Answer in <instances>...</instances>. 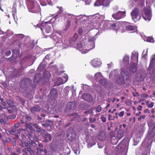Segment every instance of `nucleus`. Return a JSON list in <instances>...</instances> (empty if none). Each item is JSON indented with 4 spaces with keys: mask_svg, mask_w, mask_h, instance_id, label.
<instances>
[{
    "mask_svg": "<svg viewBox=\"0 0 155 155\" xmlns=\"http://www.w3.org/2000/svg\"><path fill=\"white\" fill-rule=\"evenodd\" d=\"M95 38L93 36H87L86 41L82 45L79 44L78 45V48H79V51L82 54L87 53L88 51L94 48V42Z\"/></svg>",
    "mask_w": 155,
    "mask_h": 155,
    "instance_id": "obj_1",
    "label": "nucleus"
},
{
    "mask_svg": "<svg viewBox=\"0 0 155 155\" xmlns=\"http://www.w3.org/2000/svg\"><path fill=\"white\" fill-rule=\"evenodd\" d=\"M114 76L115 78V82L118 84H121L124 83V81L123 78H120L117 70H115L112 71L110 74L109 77Z\"/></svg>",
    "mask_w": 155,
    "mask_h": 155,
    "instance_id": "obj_2",
    "label": "nucleus"
},
{
    "mask_svg": "<svg viewBox=\"0 0 155 155\" xmlns=\"http://www.w3.org/2000/svg\"><path fill=\"white\" fill-rule=\"evenodd\" d=\"M131 15L133 20L135 22L140 20V16L139 15V12L137 8H134L131 12Z\"/></svg>",
    "mask_w": 155,
    "mask_h": 155,
    "instance_id": "obj_3",
    "label": "nucleus"
},
{
    "mask_svg": "<svg viewBox=\"0 0 155 155\" xmlns=\"http://www.w3.org/2000/svg\"><path fill=\"white\" fill-rule=\"evenodd\" d=\"M144 12V14L143 15V18L146 21H150L152 17L150 6H149L148 8L145 9Z\"/></svg>",
    "mask_w": 155,
    "mask_h": 155,
    "instance_id": "obj_4",
    "label": "nucleus"
},
{
    "mask_svg": "<svg viewBox=\"0 0 155 155\" xmlns=\"http://www.w3.org/2000/svg\"><path fill=\"white\" fill-rule=\"evenodd\" d=\"M54 39L56 41V45L58 47H61L62 48H67L66 45H69L68 44L66 43V41H64V42H63L61 38H54Z\"/></svg>",
    "mask_w": 155,
    "mask_h": 155,
    "instance_id": "obj_5",
    "label": "nucleus"
},
{
    "mask_svg": "<svg viewBox=\"0 0 155 155\" xmlns=\"http://www.w3.org/2000/svg\"><path fill=\"white\" fill-rule=\"evenodd\" d=\"M110 2V0H97L94 4L95 6L101 5L108 6Z\"/></svg>",
    "mask_w": 155,
    "mask_h": 155,
    "instance_id": "obj_6",
    "label": "nucleus"
},
{
    "mask_svg": "<svg viewBox=\"0 0 155 155\" xmlns=\"http://www.w3.org/2000/svg\"><path fill=\"white\" fill-rule=\"evenodd\" d=\"M125 12L119 11L117 13L112 14V17L114 19L119 20L122 18H123L125 15Z\"/></svg>",
    "mask_w": 155,
    "mask_h": 155,
    "instance_id": "obj_7",
    "label": "nucleus"
},
{
    "mask_svg": "<svg viewBox=\"0 0 155 155\" xmlns=\"http://www.w3.org/2000/svg\"><path fill=\"white\" fill-rule=\"evenodd\" d=\"M91 65L94 68H98L100 67L101 64V60L99 58H95L91 61Z\"/></svg>",
    "mask_w": 155,
    "mask_h": 155,
    "instance_id": "obj_8",
    "label": "nucleus"
},
{
    "mask_svg": "<svg viewBox=\"0 0 155 155\" xmlns=\"http://www.w3.org/2000/svg\"><path fill=\"white\" fill-rule=\"evenodd\" d=\"M121 75L126 80H128L129 78V72L125 69H122L120 73Z\"/></svg>",
    "mask_w": 155,
    "mask_h": 155,
    "instance_id": "obj_9",
    "label": "nucleus"
},
{
    "mask_svg": "<svg viewBox=\"0 0 155 155\" xmlns=\"http://www.w3.org/2000/svg\"><path fill=\"white\" fill-rule=\"evenodd\" d=\"M93 21L96 22V23L94 25V26H96V24L97 22L99 21L100 19H102L104 18V16H100L99 14H97L94 15L93 16Z\"/></svg>",
    "mask_w": 155,
    "mask_h": 155,
    "instance_id": "obj_10",
    "label": "nucleus"
},
{
    "mask_svg": "<svg viewBox=\"0 0 155 155\" xmlns=\"http://www.w3.org/2000/svg\"><path fill=\"white\" fill-rule=\"evenodd\" d=\"M129 70L131 72L133 73L136 72L137 70V64L133 62H131Z\"/></svg>",
    "mask_w": 155,
    "mask_h": 155,
    "instance_id": "obj_11",
    "label": "nucleus"
},
{
    "mask_svg": "<svg viewBox=\"0 0 155 155\" xmlns=\"http://www.w3.org/2000/svg\"><path fill=\"white\" fill-rule=\"evenodd\" d=\"M138 54L137 52L136 51H133L132 53L131 56V62H137L138 59Z\"/></svg>",
    "mask_w": 155,
    "mask_h": 155,
    "instance_id": "obj_12",
    "label": "nucleus"
},
{
    "mask_svg": "<svg viewBox=\"0 0 155 155\" xmlns=\"http://www.w3.org/2000/svg\"><path fill=\"white\" fill-rule=\"evenodd\" d=\"M75 19L77 22L79 21L81 22H83L87 19V17L85 15H80L76 16Z\"/></svg>",
    "mask_w": 155,
    "mask_h": 155,
    "instance_id": "obj_13",
    "label": "nucleus"
},
{
    "mask_svg": "<svg viewBox=\"0 0 155 155\" xmlns=\"http://www.w3.org/2000/svg\"><path fill=\"white\" fill-rule=\"evenodd\" d=\"M82 98L83 99L88 101L91 102L93 100L92 96L88 94H84L82 96Z\"/></svg>",
    "mask_w": 155,
    "mask_h": 155,
    "instance_id": "obj_14",
    "label": "nucleus"
},
{
    "mask_svg": "<svg viewBox=\"0 0 155 155\" xmlns=\"http://www.w3.org/2000/svg\"><path fill=\"white\" fill-rule=\"evenodd\" d=\"M124 132V129L119 128L117 134V137L118 139H120L123 137Z\"/></svg>",
    "mask_w": 155,
    "mask_h": 155,
    "instance_id": "obj_15",
    "label": "nucleus"
},
{
    "mask_svg": "<svg viewBox=\"0 0 155 155\" xmlns=\"http://www.w3.org/2000/svg\"><path fill=\"white\" fill-rule=\"evenodd\" d=\"M99 140L101 141H104L106 139V134L104 131L101 132L98 136Z\"/></svg>",
    "mask_w": 155,
    "mask_h": 155,
    "instance_id": "obj_16",
    "label": "nucleus"
},
{
    "mask_svg": "<svg viewBox=\"0 0 155 155\" xmlns=\"http://www.w3.org/2000/svg\"><path fill=\"white\" fill-rule=\"evenodd\" d=\"M40 107L37 105H36L30 108L31 112L33 113H35L36 112H39L41 110Z\"/></svg>",
    "mask_w": 155,
    "mask_h": 155,
    "instance_id": "obj_17",
    "label": "nucleus"
},
{
    "mask_svg": "<svg viewBox=\"0 0 155 155\" xmlns=\"http://www.w3.org/2000/svg\"><path fill=\"white\" fill-rule=\"evenodd\" d=\"M78 35L77 34L75 33L73 36L70 38L69 40V43L70 44H72L75 41L78 39Z\"/></svg>",
    "mask_w": 155,
    "mask_h": 155,
    "instance_id": "obj_18",
    "label": "nucleus"
},
{
    "mask_svg": "<svg viewBox=\"0 0 155 155\" xmlns=\"http://www.w3.org/2000/svg\"><path fill=\"white\" fill-rule=\"evenodd\" d=\"M44 137L45 139L43 140V141L44 142L47 143L48 142V141H51L52 136L50 134L48 133H46L44 135Z\"/></svg>",
    "mask_w": 155,
    "mask_h": 155,
    "instance_id": "obj_19",
    "label": "nucleus"
},
{
    "mask_svg": "<svg viewBox=\"0 0 155 155\" xmlns=\"http://www.w3.org/2000/svg\"><path fill=\"white\" fill-rule=\"evenodd\" d=\"M155 126H154L153 129L151 130H149L148 132L147 137L148 139H150L151 138L153 137L155 135V132L154 129Z\"/></svg>",
    "mask_w": 155,
    "mask_h": 155,
    "instance_id": "obj_20",
    "label": "nucleus"
},
{
    "mask_svg": "<svg viewBox=\"0 0 155 155\" xmlns=\"http://www.w3.org/2000/svg\"><path fill=\"white\" fill-rule=\"evenodd\" d=\"M27 81H29V80L25 79L21 81L20 83V87L22 88L25 87L27 85Z\"/></svg>",
    "mask_w": 155,
    "mask_h": 155,
    "instance_id": "obj_21",
    "label": "nucleus"
},
{
    "mask_svg": "<svg viewBox=\"0 0 155 155\" xmlns=\"http://www.w3.org/2000/svg\"><path fill=\"white\" fill-rule=\"evenodd\" d=\"M52 97L54 98H55L57 96V92L56 89L53 88L52 89L50 92Z\"/></svg>",
    "mask_w": 155,
    "mask_h": 155,
    "instance_id": "obj_22",
    "label": "nucleus"
},
{
    "mask_svg": "<svg viewBox=\"0 0 155 155\" xmlns=\"http://www.w3.org/2000/svg\"><path fill=\"white\" fill-rule=\"evenodd\" d=\"M107 27L112 29L116 30V28H115L116 27V25L112 21H108L107 24Z\"/></svg>",
    "mask_w": 155,
    "mask_h": 155,
    "instance_id": "obj_23",
    "label": "nucleus"
},
{
    "mask_svg": "<svg viewBox=\"0 0 155 155\" xmlns=\"http://www.w3.org/2000/svg\"><path fill=\"white\" fill-rule=\"evenodd\" d=\"M102 78V74L100 72L97 73L94 75V79L96 81L100 80Z\"/></svg>",
    "mask_w": 155,
    "mask_h": 155,
    "instance_id": "obj_24",
    "label": "nucleus"
},
{
    "mask_svg": "<svg viewBox=\"0 0 155 155\" xmlns=\"http://www.w3.org/2000/svg\"><path fill=\"white\" fill-rule=\"evenodd\" d=\"M124 64L126 65L129 63V57L127 55L125 56L123 58Z\"/></svg>",
    "mask_w": 155,
    "mask_h": 155,
    "instance_id": "obj_25",
    "label": "nucleus"
},
{
    "mask_svg": "<svg viewBox=\"0 0 155 155\" xmlns=\"http://www.w3.org/2000/svg\"><path fill=\"white\" fill-rule=\"evenodd\" d=\"M126 29L128 31H132L136 30V27L135 26L129 25L126 26Z\"/></svg>",
    "mask_w": 155,
    "mask_h": 155,
    "instance_id": "obj_26",
    "label": "nucleus"
},
{
    "mask_svg": "<svg viewBox=\"0 0 155 155\" xmlns=\"http://www.w3.org/2000/svg\"><path fill=\"white\" fill-rule=\"evenodd\" d=\"M17 129L15 127H13L11 128V134L12 135L15 134L17 138H18V135L16 134Z\"/></svg>",
    "mask_w": 155,
    "mask_h": 155,
    "instance_id": "obj_27",
    "label": "nucleus"
},
{
    "mask_svg": "<svg viewBox=\"0 0 155 155\" xmlns=\"http://www.w3.org/2000/svg\"><path fill=\"white\" fill-rule=\"evenodd\" d=\"M63 84H64L63 80L60 78H58L57 80L55 82V84L56 85H59Z\"/></svg>",
    "mask_w": 155,
    "mask_h": 155,
    "instance_id": "obj_28",
    "label": "nucleus"
},
{
    "mask_svg": "<svg viewBox=\"0 0 155 155\" xmlns=\"http://www.w3.org/2000/svg\"><path fill=\"white\" fill-rule=\"evenodd\" d=\"M40 28L41 30L44 29V28H42L40 27ZM44 29L47 33H49L51 31V28L50 26L46 25Z\"/></svg>",
    "mask_w": 155,
    "mask_h": 155,
    "instance_id": "obj_29",
    "label": "nucleus"
},
{
    "mask_svg": "<svg viewBox=\"0 0 155 155\" xmlns=\"http://www.w3.org/2000/svg\"><path fill=\"white\" fill-rule=\"evenodd\" d=\"M26 127L28 128L31 132L32 133H34L35 132L32 126V124L31 123L26 124Z\"/></svg>",
    "mask_w": 155,
    "mask_h": 155,
    "instance_id": "obj_30",
    "label": "nucleus"
},
{
    "mask_svg": "<svg viewBox=\"0 0 155 155\" xmlns=\"http://www.w3.org/2000/svg\"><path fill=\"white\" fill-rule=\"evenodd\" d=\"M100 83L103 86H105L107 84L106 79H101L99 81Z\"/></svg>",
    "mask_w": 155,
    "mask_h": 155,
    "instance_id": "obj_31",
    "label": "nucleus"
},
{
    "mask_svg": "<svg viewBox=\"0 0 155 155\" xmlns=\"http://www.w3.org/2000/svg\"><path fill=\"white\" fill-rule=\"evenodd\" d=\"M19 54V51L18 50L15 49L13 51V55L14 56L15 58H16Z\"/></svg>",
    "mask_w": 155,
    "mask_h": 155,
    "instance_id": "obj_32",
    "label": "nucleus"
},
{
    "mask_svg": "<svg viewBox=\"0 0 155 155\" xmlns=\"http://www.w3.org/2000/svg\"><path fill=\"white\" fill-rule=\"evenodd\" d=\"M63 80V81L64 83L66 82L68 80V77L67 74H64L62 78H61Z\"/></svg>",
    "mask_w": 155,
    "mask_h": 155,
    "instance_id": "obj_33",
    "label": "nucleus"
},
{
    "mask_svg": "<svg viewBox=\"0 0 155 155\" xmlns=\"http://www.w3.org/2000/svg\"><path fill=\"white\" fill-rule=\"evenodd\" d=\"M7 103L9 105L10 107H13L14 106L13 102L10 99L7 100Z\"/></svg>",
    "mask_w": 155,
    "mask_h": 155,
    "instance_id": "obj_34",
    "label": "nucleus"
},
{
    "mask_svg": "<svg viewBox=\"0 0 155 155\" xmlns=\"http://www.w3.org/2000/svg\"><path fill=\"white\" fill-rule=\"evenodd\" d=\"M70 21L68 20L67 21L65 24V27L64 28L65 30H66L68 29L70 27Z\"/></svg>",
    "mask_w": 155,
    "mask_h": 155,
    "instance_id": "obj_35",
    "label": "nucleus"
},
{
    "mask_svg": "<svg viewBox=\"0 0 155 155\" xmlns=\"http://www.w3.org/2000/svg\"><path fill=\"white\" fill-rule=\"evenodd\" d=\"M86 31L84 30V28H80L78 30V33L80 35L84 34Z\"/></svg>",
    "mask_w": 155,
    "mask_h": 155,
    "instance_id": "obj_36",
    "label": "nucleus"
},
{
    "mask_svg": "<svg viewBox=\"0 0 155 155\" xmlns=\"http://www.w3.org/2000/svg\"><path fill=\"white\" fill-rule=\"evenodd\" d=\"M74 106L73 102H69L67 104V107L69 109L72 108V107H74Z\"/></svg>",
    "mask_w": 155,
    "mask_h": 155,
    "instance_id": "obj_37",
    "label": "nucleus"
},
{
    "mask_svg": "<svg viewBox=\"0 0 155 155\" xmlns=\"http://www.w3.org/2000/svg\"><path fill=\"white\" fill-rule=\"evenodd\" d=\"M21 131L22 132L23 131L24 132H25L24 133V134H22V135H21V136H24V138H25V136L27 135V133L26 132H28L27 129L26 128H25V129H21Z\"/></svg>",
    "mask_w": 155,
    "mask_h": 155,
    "instance_id": "obj_38",
    "label": "nucleus"
},
{
    "mask_svg": "<svg viewBox=\"0 0 155 155\" xmlns=\"http://www.w3.org/2000/svg\"><path fill=\"white\" fill-rule=\"evenodd\" d=\"M155 62V54L152 57V58L150 60V65H152Z\"/></svg>",
    "mask_w": 155,
    "mask_h": 155,
    "instance_id": "obj_39",
    "label": "nucleus"
},
{
    "mask_svg": "<svg viewBox=\"0 0 155 155\" xmlns=\"http://www.w3.org/2000/svg\"><path fill=\"white\" fill-rule=\"evenodd\" d=\"M34 127L36 128L37 131L38 132H40L41 131V128L37 124H35L34 125Z\"/></svg>",
    "mask_w": 155,
    "mask_h": 155,
    "instance_id": "obj_40",
    "label": "nucleus"
},
{
    "mask_svg": "<svg viewBox=\"0 0 155 155\" xmlns=\"http://www.w3.org/2000/svg\"><path fill=\"white\" fill-rule=\"evenodd\" d=\"M147 41L150 42H154L153 39V38L151 37H148L147 38Z\"/></svg>",
    "mask_w": 155,
    "mask_h": 155,
    "instance_id": "obj_41",
    "label": "nucleus"
},
{
    "mask_svg": "<svg viewBox=\"0 0 155 155\" xmlns=\"http://www.w3.org/2000/svg\"><path fill=\"white\" fill-rule=\"evenodd\" d=\"M37 153L38 155H42L41 153L44 152L43 149L38 148L37 149Z\"/></svg>",
    "mask_w": 155,
    "mask_h": 155,
    "instance_id": "obj_42",
    "label": "nucleus"
},
{
    "mask_svg": "<svg viewBox=\"0 0 155 155\" xmlns=\"http://www.w3.org/2000/svg\"><path fill=\"white\" fill-rule=\"evenodd\" d=\"M96 111L97 112H100L102 108L100 105H98L96 108Z\"/></svg>",
    "mask_w": 155,
    "mask_h": 155,
    "instance_id": "obj_43",
    "label": "nucleus"
},
{
    "mask_svg": "<svg viewBox=\"0 0 155 155\" xmlns=\"http://www.w3.org/2000/svg\"><path fill=\"white\" fill-rule=\"evenodd\" d=\"M12 12L13 16L14 19L15 20V18H16V9L13 10Z\"/></svg>",
    "mask_w": 155,
    "mask_h": 155,
    "instance_id": "obj_44",
    "label": "nucleus"
},
{
    "mask_svg": "<svg viewBox=\"0 0 155 155\" xmlns=\"http://www.w3.org/2000/svg\"><path fill=\"white\" fill-rule=\"evenodd\" d=\"M59 15H56L54 16V17L52 18L50 20V22L52 23L53 21H54V20L57 19V18L59 16Z\"/></svg>",
    "mask_w": 155,
    "mask_h": 155,
    "instance_id": "obj_45",
    "label": "nucleus"
},
{
    "mask_svg": "<svg viewBox=\"0 0 155 155\" xmlns=\"http://www.w3.org/2000/svg\"><path fill=\"white\" fill-rule=\"evenodd\" d=\"M0 100L1 101L2 104L4 106H5L6 105V103L4 101V99L2 98H0Z\"/></svg>",
    "mask_w": 155,
    "mask_h": 155,
    "instance_id": "obj_46",
    "label": "nucleus"
},
{
    "mask_svg": "<svg viewBox=\"0 0 155 155\" xmlns=\"http://www.w3.org/2000/svg\"><path fill=\"white\" fill-rule=\"evenodd\" d=\"M28 10L29 12L34 13H36L37 12V11L35 10V8H33L32 9L29 8Z\"/></svg>",
    "mask_w": 155,
    "mask_h": 155,
    "instance_id": "obj_47",
    "label": "nucleus"
},
{
    "mask_svg": "<svg viewBox=\"0 0 155 155\" xmlns=\"http://www.w3.org/2000/svg\"><path fill=\"white\" fill-rule=\"evenodd\" d=\"M46 124H47V125L51 126L52 125V122L51 121L47 120L46 121Z\"/></svg>",
    "mask_w": 155,
    "mask_h": 155,
    "instance_id": "obj_48",
    "label": "nucleus"
},
{
    "mask_svg": "<svg viewBox=\"0 0 155 155\" xmlns=\"http://www.w3.org/2000/svg\"><path fill=\"white\" fill-rule=\"evenodd\" d=\"M126 125L125 124H123L122 125H120L119 126V128L120 129H124V128L126 127Z\"/></svg>",
    "mask_w": 155,
    "mask_h": 155,
    "instance_id": "obj_49",
    "label": "nucleus"
},
{
    "mask_svg": "<svg viewBox=\"0 0 155 155\" xmlns=\"http://www.w3.org/2000/svg\"><path fill=\"white\" fill-rule=\"evenodd\" d=\"M146 116L145 115H140L139 117L138 120L139 121H140L141 120V119H144L145 118Z\"/></svg>",
    "mask_w": 155,
    "mask_h": 155,
    "instance_id": "obj_50",
    "label": "nucleus"
},
{
    "mask_svg": "<svg viewBox=\"0 0 155 155\" xmlns=\"http://www.w3.org/2000/svg\"><path fill=\"white\" fill-rule=\"evenodd\" d=\"M86 5H89L91 2V0H83Z\"/></svg>",
    "mask_w": 155,
    "mask_h": 155,
    "instance_id": "obj_51",
    "label": "nucleus"
},
{
    "mask_svg": "<svg viewBox=\"0 0 155 155\" xmlns=\"http://www.w3.org/2000/svg\"><path fill=\"white\" fill-rule=\"evenodd\" d=\"M101 119L103 122H105L106 121V118L104 116H102L101 117Z\"/></svg>",
    "mask_w": 155,
    "mask_h": 155,
    "instance_id": "obj_52",
    "label": "nucleus"
},
{
    "mask_svg": "<svg viewBox=\"0 0 155 155\" xmlns=\"http://www.w3.org/2000/svg\"><path fill=\"white\" fill-rule=\"evenodd\" d=\"M16 116L15 115H12L10 116L9 118L10 119H13L15 118Z\"/></svg>",
    "mask_w": 155,
    "mask_h": 155,
    "instance_id": "obj_53",
    "label": "nucleus"
},
{
    "mask_svg": "<svg viewBox=\"0 0 155 155\" xmlns=\"http://www.w3.org/2000/svg\"><path fill=\"white\" fill-rule=\"evenodd\" d=\"M148 96V95L146 94H143L141 95V97L143 98H146Z\"/></svg>",
    "mask_w": 155,
    "mask_h": 155,
    "instance_id": "obj_54",
    "label": "nucleus"
},
{
    "mask_svg": "<svg viewBox=\"0 0 155 155\" xmlns=\"http://www.w3.org/2000/svg\"><path fill=\"white\" fill-rule=\"evenodd\" d=\"M46 74H47V77L48 78H49L50 76V74L49 72L48 71H46L45 72V73L44 74V75H45Z\"/></svg>",
    "mask_w": 155,
    "mask_h": 155,
    "instance_id": "obj_55",
    "label": "nucleus"
},
{
    "mask_svg": "<svg viewBox=\"0 0 155 155\" xmlns=\"http://www.w3.org/2000/svg\"><path fill=\"white\" fill-rule=\"evenodd\" d=\"M25 148L26 150L29 152L30 153H31V152H32V151L31 150V149L30 147H27L26 148Z\"/></svg>",
    "mask_w": 155,
    "mask_h": 155,
    "instance_id": "obj_56",
    "label": "nucleus"
},
{
    "mask_svg": "<svg viewBox=\"0 0 155 155\" xmlns=\"http://www.w3.org/2000/svg\"><path fill=\"white\" fill-rule=\"evenodd\" d=\"M153 106V102L151 103L148 105V108H151Z\"/></svg>",
    "mask_w": 155,
    "mask_h": 155,
    "instance_id": "obj_57",
    "label": "nucleus"
},
{
    "mask_svg": "<svg viewBox=\"0 0 155 155\" xmlns=\"http://www.w3.org/2000/svg\"><path fill=\"white\" fill-rule=\"evenodd\" d=\"M124 114V111H122L119 114V115L120 117H121L123 116Z\"/></svg>",
    "mask_w": 155,
    "mask_h": 155,
    "instance_id": "obj_58",
    "label": "nucleus"
},
{
    "mask_svg": "<svg viewBox=\"0 0 155 155\" xmlns=\"http://www.w3.org/2000/svg\"><path fill=\"white\" fill-rule=\"evenodd\" d=\"M20 125V123H16L15 124V126H14V127H15L16 128H18L19 126Z\"/></svg>",
    "mask_w": 155,
    "mask_h": 155,
    "instance_id": "obj_59",
    "label": "nucleus"
},
{
    "mask_svg": "<svg viewBox=\"0 0 155 155\" xmlns=\"http://www.w3.org/2000/svg\"><path fill=\"white\" fill-rule=\"evenodd\" d=\"M95 120V119L94 118L93 119L92 118H90V121L91 123H93Z\"/></svg>",
    "mask_w": 155,
    "mask_h": 155,
    "instance_id": "obj_60",
    "label": "nucleus"
},
{
    "mask_svg": "<svg viewBox=\"0 0 155 155\" xmlns=\"http://www.w3.org/2000/svg\"><path fill=\"white\" fill-rule=\"evenodd\" d=\"M95 143H94L93 144H91V143H89V144L87 145L88 147L89 148L91 147L93 145H95Z\"/></svg>",
    "mask_w": 155,
    "mask_h": 155,
    "instance_id": "obj_61",
    "label": "nucleus"
},
{
    "mask_svg": "<svg viewBox=\"0 0 155 155\" xmlns=\"http://www.w3.org/2000/svg\"><path fill=\"white\" fill-rule=\"evenodd\" d=\"M142 107L141 106L139 105L138 106V107L137 108V109L138 110H142Z\"/></svg>",
    "mask_w": 155,
    "mask_h": 155,
    "instance_id": "obj_62",
    "label": "nucleus"
},
{
    "mask_svg": "<svg viewBox=\"0 0 155 155\" xmlns=\"http://www.w3.org/2000/svg\"><path fill=\"white\" fill-rule=\"evenodd\" d=\"M21 129H17L16 134H19L21 132Z\"/></svg>",
    "mask_w": 155,
    "mask_h": 155,
    "instance_id": "obj_63",
    "label": "nucleus"
},
{
    "mask_svg": "<svg viewBox=\"0 0 155 155\" xmlns=\"http://www.w3.org/2000/svg\"><path fill=\"white\" fill-rule=\"evenodd\" d=\"M24 147H25V148H26L28 147V144L26 142H24Z\"/></svg>",
    "mask_w": 155,
    "mask_h": 155,
    "instance_id": "obj_64",
    "label": "nucleus"
}]
</instances>
